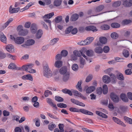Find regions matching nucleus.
I'll return each mask as SVG.
<instances>
[{"instance_id":"46","label":"nucleus","mask_w":132,"mask_h":132,"mask_svg":"<svg viewBox=\"0 0 132 132\" xmlns=\"http://www.w3.org/2000/svg\"><path fill=\"white\" fill-rule=\"evenodd\" d=\"M73 28V27L72 26H70L67 28L65 31V33L66 34H68L70 33Z\"/></svg>"},{"instance_id":"54","label":"nucleus","mask_w":132,"mask_h":132,"mask_svg":"<svg viewBox=\"0 0 132 132\" xmlns=\"http://www.w3.org/2000/svg\"><path fill=\"white\" fill-rule=\"evenodd\" d=\"M92 75H89L86 77V81L87 82H89L92 79Z\"/></svg>"},{"instance_id":"5","label":"nucleus","mask_w":132,"mask_h":132,"mask_svg":"<svg viewBox=\"0 0 132 132\" xmlns=\"http://www.w3.org/2000/svg\"><path fill=\"white\" fill-rule=\"evenodd\" d=\"M24 41V38L22 37H18L15 38V43L18 44H22Z\"/></svg>"},{"instance_id":"22","label":"nucleus","mask_w":132,"mask_h":132,"mask_svg":"<svg viewBox=\"0 0 132 132\" xmlns=\"http://www.w3.org/2000/svg\"><path fill=\"white\" fill-rule=\"evenodd\" d=\"M67 70V67L63 66L60 69L59 72L61 74L63 75L66 73Z\"/></svg>"},{"instance_id":"9","label":"nucleus","mask_w":132,"mask_h":132,"mask_svg":"<svg viewBox=\"0 0 132 132\" xmlns=\"http://www.w3.org/2000/svg\"><path fill=\"white\" fill-rule=\"evenodd\" d=\"M6 50L10 53L13 52H14V47L11 44L7 45L6 47Z\"/></svg>"},{"instance_id":"45","label":"nucleus","mask_w":132,"mask_h":132,"mask_svg":"<svg viewBox=\"0 0 132 132\" xmlns=\"http://www.w3.org/2000/svg\"><path fill=\"white\" fill-rule=\"evenodd\" d=\"M104 8L103 5H101L98 6L96 8L95 11L96 12H100Z\"/></svg>"},{"instance_id":"51","label":"nucleus","mask_w":132,"mask_h":132,"mask_svg":"<svg viewBox=\"0 0 132 132\" xmlns=\"http://www.w3.org/2000/svg\"><path fill=\"white\" fill-rule=\"evenodd\" d=\"M69 110L71 112H79V109L76 108L71 107L69 108Z\"/></svg>"},{"instance_id":"53","label":"nucleus","mask_w":132,"mask_h":132,"mask_svg":"<svg viewBox=\"0 0 132 132\" xmlns=\"http://www.w3.org/2000/svg\"><path fill=\"white\" fill-rule=\"evenodd\" d=\"M124 119L129 124H132V119L131 118L125 117Z\"/></svg>"},{"instance_id":"16","label":"nucleus","mask_w":132,"mask_h":132,"mask_svg":"<svg viewBox=\"0 0 132 132\" xmlns=\"http://www.w3.org/2000/svg\"><path fill=\"white\" fill-rule=\"evenodd\" d=\"M103 81L105 83H108L110 81V77L107 75L104 76L103 77Z\"/></svg>"},{"instance_id":"44","label":"nucleus","mask_w":132,"mask_h":132,"mask_svg":"<svg viewBox=\"0 0 132 132\" xmlns=\"http://www.w3.org/2000/svg\"><path fill=\"white\" fill-rule=\"evenodd\" d=\"M62 16H58L55 19V21L56 23H59L62 20Z\"/></svg>"},{"instance_id":"34","label":"nucleus","mask_w":132,"mask_h":132,"mask_svg":"<svg viewBox=\"0 0 132 132\" xmlns=\"http://www.w3.org/2000/svg\"><path fill=\"white\" fill-rule=\"evenodd\" d=\"M70 77V74L69 73H67L64 75L63 80L64 81H67L69 79Z\"/></svg>"},{"instance_id":"31","label":"nucleus","mask_w":132,"mask_h":132,"mask_svg":"<svg viewBox=\"0 0 132 132\" xmlns=\"http://www.w3.org/2000/svg\"><path fill=\"white\" fill-rule=\"evenodd\" d=\"M0 40L2 42L5 44L6 43V38L3 34L0 36Z\"/></svg>"},{"instance_id":"25","label":"nucleus","mask_w":132,"mask_h":132,"mask_svg":"<svg viewBox=\"0 0 132 132\" xmlns=\"http://www.w3.org/2000/svg\"><path fill=\"white\" fill-rule=\"evenodd\" d=\"M79 18V15L77 14H73L71 16L70 20L72 21H75L77 20Z\"/></svg>"},{"instance_id":"17","label":"nucleus","mask_w":132,"mask_h":132,"mask_svg":"<svg viewBox=\"0 0 132 132\" xmlns=\"http://www.w3.org/2000/svg\"><path fill=\"white\" fill-rule=\"evenodd\" d=\"M43 31L42 30L39 29L37 31L36 35V38L37 39H39L42 36Z\"/></svg>"},{"instance_id":"2","label":"nucleus","mask_w":132,"mask_h":132,"mask_svg":"<svg viewBox=\"0 0 132 132\" xmlns=\"http://www.w3.org/2000/svg\"><path fill=\"white\" fill-rule=\"evenodd\" d=\"M44 75L45 77L48 78L49 76L52 75V72L49 68L48 65L46 64L43 67Z\"/></svg>"},{"instance_id":"61","label":"nucleus","mask_w":132,"mask_h":132,"mask_svg":"<svg viewBox=\"0 0 132 132\" xmlns=\"http://www.w3.org/2000/svg\"><path fill=\"white\" fill-rule=\"evenodd\" d=\"M125 73L126 75H130L132 73V71L131 69H127L125 71Z\"/></svg>"},{"instance_id":"28","label":"nucleus","mask_w":132,"mask_h":132,"mask_svg":"<svg viewBox=\"0 0 132 132\" xmlns=\"http://www.w3.org/2000/svg\"><path fill=\"white\" fill-rule=\"evenodd\" d=\"M120 98L124 102H127L128 101V100L126 97V95L124 94H121L120 95Z\"/></svg>"},{"instance_id":"59","label":"nucleus","mask_w":132,"mask_h":132,"mask_svg":"<svg viewBox=\"0 0 132 132\" xmlns=\"http://www.w3.org/2000/svg\"><path fill=\"white\" fill-rule=\"evenodd\" d=\"M6 56L9 58H11L13 60H15L16 59V56L14 55H13L11 54H7Z\"/></svg>"},{"instance_id":"21","label":"nucleus","mask_w":132,"mask_h":132,"mask_svg":"<svg viewBox=\"0 0 132 132\" xmlns=\"http://www.w3.org/2000/svg\"><path fill=\"white\" fill-rule=\"evenodd\" d=\"M96 113L97 115L103 118H108V116L106 114L100 111H96Z\"/></svg>"},{"instance_id":"4","label":"nucleus","mask_w":132,"mask_h":132,"mask_svg":"<svg viewBox=\"0 0 132 132\" xmlns=\"http://www.w3.org/2000/svg\"><path fill=\"white\" fill-rule=\"evenodd\" d=\"M110 96L111 99L114 103H117L119 102L120 98L118 95L116 94L113 92L112 93Z\"/></svg>"},{"instance_id":"20","label":"nucleus","mask_w":132,"mask_h":132,"mask_svg":"<svg viewBox=\"0 0 132 132\" xmlns=\"http://www.w3.org/2000/svg\"><path fill=\"white\" fill-rule=\"evenodd\" d=\"M119 109L122 112H127L128 110V107L126 106L121 105L119 107Z\"/></svg>"},{"instance_id":"11","label":"nucleus","mask_w":132,"mask_h":132,"mask_svg":"<svg viewBox=\"0 0 132 132\" xmlns=\"http://www.w3.org/2000/svg\"><path fill=\"white\" fill-rule=\"evenodd\" d=\"M30 30L32 34H35L37 30V28L36 24L35 23H32L31 26Z\"/></svg>"},{"instance_id":"55","label":"nucleus","mask_w":132,"mask_h":132,"mask_svg":"<svg viewBox=\"0 0 132 132\" xmlns=\"http://www.w3.org/2000/svg\"><path fill=\"white\" fill-rule=\"evenodd\" d=\"M87 40H86V39L84 40V41H81L79 43H78V44L84 46L86 45H87V42H86V41Z\"/></svg>"},{"instance_id":"63","label":"nucleus","mask_w":132,"mask_h":132,"mask_svg":"<svg viewBox=\"0 0 132 132\" xmlns=\"http://www.w3.org/2000/svg\"><path fill=\"white\" fill-rule=\"evenodd\" d=\"M47 114L51 118L54 119H58L57 117L50 113H47Z\"/></svg>"},{"instance_id":"26","label":"nucleus","mask_w":132,"mask_h":132,"mask_svg":"<svg viewBox=\"0 0 132 132\" xmlns=\"http://www.w3.org/2000/svg\"><path fill=\"white\" fill-rule=\"evenodd\" d=\"M62 0H54L53 2L54 5L56 7L60 6L61 4Z\"/></svg>"},{"instance_id":"50","label":"nucleus","mask_w":132,"mask_h":132,"mask_svg":"<svg viewBox=\"0 0 132 132\" xmlns=\"http://www.w3.org/2000/svg\"><path fill=\"white\" fill-rule=\"evenodd\" d=\"M57 106L58 107L62 108H65L67 106V105L66 104L62 103L57 104Z\"/></svg>"},{"instance_id":"43","label":"nucleus","mask_w":132,"mask_h":132,"mask_svg":"<svg viewBox=\"0 0 132 132\" xmlns=\"http://www.w3.org/2000/svg\"><path fill=\"white\" fill-rule=\"evenodd\" d=\"M56 127V125L54 124L50 123L48 126V128L49 130L51 131L53 130Z\"/></svg>"},{"instance_id":"47","label":"nucleus","mask_w":132,"mask_h":132,"mask_svg":"<svg viewBox=\"0 0 132 132\" xmlns=\"http://www.w3.org/2000/svg\"><path fill=\"white\" fill-rule=\"evenodd\" d=\"M111 37L112 38L116 39L118 37V35L117 33L113 32L111 34Z\"/></svg>"},{"instance_id":"18","label":"nucleus","mask_w":132,"mask_h":132,"mask_svg":"<svg viewBox=\"0 0 132 132\" xmlns=\"http://www.w3.org/2000/svg\"><path fill=\"white\" fill-rule=\"evenodd\" d=\"M123 4L126 7H129L132 5L130 1H128L127 0H123Z\"/></svg>"},{"instance_id":"40","label":"nucleus","mask_w":132,"mask_h":132,"mask_svg":"<svg viewBox=\"0 0 132 132\" xmlns=\"http://www.w3.org/2000/svg\"><path fill=\"white\" fill-rule=\"evenodd\" d=\"M121 4V2L120 1L116 2L112 4V6L113 7H116L120 5Z\"/></svg>"},{"instance_id":"52","label":"nucleus","mask_w":132,"mask_h":132,"mask_svg":"<svg viewBox=\"0 0 132 132\" xmlns=\"http://www.w3.org/2000/svg\"><path fill=\"white\" fill-rule=\"evenodd\" d=\"M96 93L98 95H101L102 93V89L101 87H99L97 88L96 90Z\"/></svg>"},{"instance_id":"60","label":"nucleus","mask_w":132,"mask_h":132,"mask_svg":"<svg viewBox=\"0 0 132 132\" xmlns=\"http://www.w3.org/2000/svg\"><path fill=\"white\" fill-rule=\"evenodd\" d=\"M72 70L74 71H76L78 69V67L77 64H74L72 65Z\"/></svg>"},{"instance_id":"58","label":"nucleus","mask_w":132,"mask_h":132,"mask_svg":"<svg viewBox=\"0 0 132 132\" xmlns=\"http://www.w3.org/2000/svg\"><path fill=\"white\" fill-rule=\"evenodd\" d=\"M7 54L3 53L2 52L0 51V59H3L5 57Z\"/></svg>"},{"instance_id":"56","label":"nucleus","mask_w":132,"mask_h":132,"mask_svg":"<svg viewBox=\"0 0 132 132\" xmlns=\"http://www.w3.org/2000/svg\"><path fill=\"white\" fill-rule=\"evenodd\" d=\"M55 98V100L59 102H62L64 100L63 98L60 96H56Z\"/></svg>"},{"instance_id":"1","label":"nucleus","mask_w":132,"mask_h":132,"mask_svg":"<svg viewBox=\"0 0 132 132\" xmlns=\"http://www.w3.org/2000/svg\"><path fill=\"white\" fill-rule=\"evenodd\" d=\"M34 66V64L32 63L28 64L26 65H23L22 68L25 71L28 72L30 73H34L36 72L35 70L33 69L32 68Z\"/></svg>"},{"instance_id":"7","label":"nucleus","mask_w":132,"mask_h":132,"mask_svg":"<svg viewBox=\"0 0 132 132\" xmlns=\"http://www.w3.org/2000/svg\"><path fill=\"white\" fill-rule=\"evenodd\" d=\"M85 30L87 31H92L93 32L96 31L97 30V29H96V27L94 26H90L86 27L85 28Z\"/></svg>"},{"instance_id":"49","label":"nucleus","mask_w":132,"mask_h":132,"mask_svg":"<svg viewBox=\"0 0 132 132\" xmlns=\"http://www.w3.org/2000/svg\"><path fill=\"white\" fill-rule=\"evenodd\" d=\"M123 54L124 56L126 57H127L129 56V53L127 50H125L123 51Z\"/></svg>"},{"instance_id":"33","label":"nucleus","mask_w":132,"mask_h":132,"mask_svg":"<svg viewBox=\"0 0 132 132\" xmlns=\"http://www.w3.org/2000/svg\"><path fill=\"white\" fill-rule=\"evenodd\" d=\"M111 27L113 28H118L120 26V24L117 22H113L111 24Z\"/></svg>"},{"instance_id":"64","label":"nucleus","mask_w":132,"mask_h":132,"mask_svg":"<svg viewBox=\"0 0 132 132\" xmlns=\"http://www.w3.org/2000/svg\"><path fill=\"white\" fill-rule=\"evenodd\" d=\"M62 56L60 54H58L55 57V59L57 61H60L62 59Z\"/></svg>"},{"instance_id":"14","label":"nucleus","mask_w":132,"mask_h":132,"mask_svg":"<svg viewBox=\"0 0 132 132\" xmlns=\"http://www.w3.org/2000/svg\"><path fill=\"white\" fill-rule=\"evenodd\" d=\"M82 81L81 80L78 81L77 85H76V88L80 92H82V89L81 87V85Z\"/></svg>"},{"instance_id":"3","label":"nucleus","mask_w":132,"mask_h":132,"mask_svg":"<svg viewBox=\"0 0 132 132\" xmlns=\"http://www.w3.org/2000/svg\"><path fill=\"white\" fill-rule=\"evenodd\" d=\"M84 49H82L80 51H79L76 50L74 51L73 52V54L76 56H77L80 57H81V55H82L84 58L88 61L87 57L84 54Z\"/></svg>"},{"instance_id":"15","label":"nucleus","mask_w":132,"mask_h":132,"mask_svg":"<svg viewBox=\"0 0 132 132\" xmlns=\"http://www.w3.org/2000/svg\"><path fill=\"white\" fill-rule=\"evenodd\" d=\"M28 33V31L27 29L21 30L19 32V35L20 36H25Z\"/></svg>"},{"instance_id":"37","label":"nucleus","mask_w":132,"mask_h":132,"mask_svg":"<svg viewBox=\"0 0 132 132\" xmlns=\"http://www.w3.org/2000/svg\"><path fill=\"white\" fill-rule=\"evenodd\" d=\"M94 51L92 50H88L86 51L87 55L89 56H92L93 55Z\"/></svg>"},{"instance_id":"23","label":"nucleus","mask_w":132,"mask_h":132,"mask_svg":"<svg viewBox=\"0 0 132 132\" xmlns=\"http://www.w3.org/2000/svg\"><path fill=\"white\" fill-rule=\"evenodd\" d=\"M79 61L80 67L82 68L85 64V60L82 57H80L79 58Z\"/></svg>"},{"instance_id":"29","label":"nucleus","mask_w":132,"mask_h":132,"mask_svg":"<svg viewBox=\"0 0 132 132\" xmlns=\"http://www.w3.org/2000/svg\"><path fill=\"white\" fill-rule=\"evenodd\" d=\"M99 41L102 44L106 43L107 41V38L104 37H101L99 38Z\"/></svg>"},{"instance_id":"30","label":"nucleus","mask_w":132,"mask_h":132,"mask_svg":"<svg viewBox=\"0 0 132 132\" xmlns=\"http://www.w3.org/2000/svg\"><path fill=\"white\" fill-rule=\"evenodd\" d=\"M62 91L63 93L65 94H68L70 96H72V94L71 91L70 90L67 89V88H65L62 89Z\"/></svg>"},{"instance_id":"24","label":"nucleus","mask_w":132,"mask_h":132,"mask_svg":"<svg viewBox=\"0 0 132 132\" xmlns=\"http://www.w3.org/2000/svg\"><path fill=\"white\" fill-rule=\"evenodd\" d=\"M54 15V13L52 12L48 14H46L44 16L42 17L43 19H48L51 18Z\"/></svg>"},{"instance_id":"6","label":"nucleus","mask_w":132,"mask_h":132,"mask_svg":"<svg viewBox=\"0 0 132 132\" xmlns=\"http://www.w3.org/2000/svg\"><path fill=\"white\" fill-rule=\"evenodd\" d=\"M112 119L117 124L121 125L123 127H125L126 126L124 123L122 121H121L118 118L115 117H113L112 118Z\"/></svg>"},{"instance_id":"41","label":"nucleus","mask_w":132,"mask_h":132,"mask_svg":"<svg viewBox=\"0 0 132 132\" xmlns=\"http://www.w3.org/2000/svg\"><path fill=\"white\" fill-rule=\"evenodd\" d=\"M8 68L10 69H17L16 65L12 63H11L8 66Z\"/></svg>"},{"instance_id":"62","label":"nucleus","mask_w":132,"mask_h":132,"mask_svg":"<svg viewBox=\"0 0 132 132\" xmlns=\"http://www.w3.org/2000/svg\"><path fill=\"white\" fill-rule=\"evenodd\" d=\"M110 49L108 46H105L104 47L103 50L104 52L105 53H107L109 51Z\"/></svg>"},{"instance_id":"13","label":"nucleus","mask_w":132,"mask_h":132,"mask_svg":"<svg viewBox=\"0 0 132 132\" xmlns=\"http://www.w3.org/2000/svg\"><path fill=\"white\" fill-rule=\"evenodd\" d=\"M63 65V62L61 61H57L55 62L54 65L56 68H59Z\"/></svg>"},{"instance_id":"12","label":"nucleus","mask_w":132,"mask_h":132,"mask_svg":"<svg viewBox=\"0 0 132 132\" xmlns=\"http://www.w3.org/2000/svg\"><path fill=\"white\" fill-rule=\"evenodd\" d=\"M20 10L19 7L15 8H12V6H11L9 9V11L10 14L18 12Z\"/></svg>"},{"instance_id":"36","label":"nucleus","mask_w":132,"mask_h":132,"mask_svg":"<svg viewBox=\"0 0 132 132\" xmlns=\"http://www.w3.org/2000/svg\"><path fill=\"white\" fill-rule=\"evenodd\" d=\"M131 22V21L130 20L125 19L122 21L121 24L123 26H125L128 25Z\"/></svg>"},{"instance_id":"27","label":"nucleus","mask_w":132,"mask_h":132,"mask_svg":"<svg viewBox=\"0 0 132 132\" xmlns=\"http://www.w3.org/2000/svg\"><path fill=\"white\" fill-rule=\"evenodd\" d=\"M94 51L97 53H101L103 52V49L100 47H97L95 48L94 50Z\"/></svg>"},{"instance_id":"10","label":"nucleus","mask_w":132,"mask_h":132,"mask_svg":"<svg viewBox=\"0 0 132 132\" xmlns=\"http://www.w3.org/2000/svg\"><path fill=\"white\" fill-rule=\"evenodd\" d=\"M81 112L84 114L90 115H93V113L92 112L84 109H81L80 110L79 109V112Z\"/></svg>"},{"instance_id":"39","label":"nucleus","mask_w":132,"mask_h":132,"mask_svg":"<svg viewBox=\"0 0 132 132\" xmlns=\"http://www.w3.org/2000/svg\"><path fill=\"white\" fill-rule=\"evenodd\" d=\"M117 78L120 80H123L124 79L123 75L121 73L119 72L117 74Z\"/></svg>"},{"instance_id":"48","label":"nucleus","mask_w":132,"mask_h":132,"mask_svg":"<svg viewBox=\"0 0 132 132\" xmlns=\"http://www.w3.org/2000/svg\"><path fill=\"white\" fill-rule=\"evenodd\" d=\"M68 54V51L65 50H63L61 52V55L62 56L65 57Z\"/></svg>"},{"instance_id":"19","label":"nucleus","mask_w":132,"mask_h":132,"mask_svg":"<svg viewBox=\"0 0 132 132\" xmlns=\"http://www.w3.org/2000/svg\"><path fill=\"white\" fill-rule=\"evenodd\" d=\"M95 87L94 86H91L88 87L86 90L87 93H90L94 91L95 89Z\"/></svg>"},{"instance_id":"35","label":"nucleus","mask_w":132,"mask_h":132,"mask_svg":"<svg viewBox=\"0 0 132 132\" xmlns=\"http://www.w3.org/2000/svg\"><path fill=\"white\" fill-rule=\"evenodd\" d=\"M26 44L28 46L32 45L34 44L35 40L33 39H29L26 41Z\"/></svg>"},{"instance_id":"57","label":"nucleus","mask_w":132,"mask_h":132,"mask_svg":"<svg viewBox=\"0 0 132 132\" xmlns=\"http://www.w3.org/2000/svg\"><path fill=\"white\" fill-rule=\"evenodd\" d=\"M59 39L58 38H55L51 40V44L52 45H54L59 40Z\"/></svg>"},{"instance_id":"32","label":"nucleus","mask_w":132,"mask_h":132,"mask_svg":"<svg viewBox=\"0 0 132 132\" xmlns=\"http://www.w3.org/2000/svg\"><path fill=\"white\" fill-rule=\"evenodd\" d=\"M101 28L103 30H107L109 29L110 26L106 24H103L101 26Z\"/></svg>"},{"instance_id":"38","label":"nucleus","mask_w":132,"mask_h":132,"mask_svg":"<svg viewBox=\"0 0 132 132\" xmlns=\"http://www.w3.org/2000/svg\"><path fill=\"white\" fill-rule=\"evenodd\" d=\"M13 20V19L12 18H10L2 26L3 28H6L9 25V24Z\"/></svg>"},{"instance_id":"42","label":"nucleus","mask_w":132,"mask_h":132,"mask_svg":"<svg viewBox=\"0 0 132 132\" xmlns=\"http://www.w3.org/2000/svg\"><path fill=\"white\" fill-rule=\"evenodd\" d=\"M103 93L104 94H106L108 92V88L106 85L105 84L103 86Z\"/></svg>"},{"instance_id":"8","label":"nucleus","mask_w":132,"mask_h":132,"mask_svg":"<svg viewBox=\"0 0 132 132\" xmlns=\"http://www.w3.org/2000/svg\"><path fill=\"white\" fill-rule=\"evenodd\" d=\"M22 78L24 80H29L31 81H33L32 76L30 74L25 75L22 77Z\"/></svg>"}]
</instances>
